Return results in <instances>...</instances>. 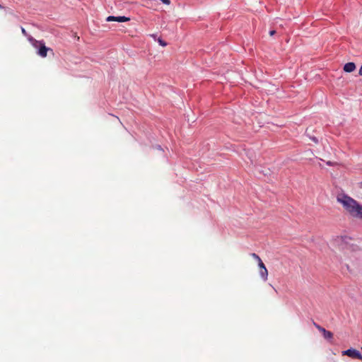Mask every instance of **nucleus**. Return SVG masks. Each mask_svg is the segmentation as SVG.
<instances>
[{
    "label": "nucleus",
    "instance_id": "obj_8",
    "mask_svg": "<svg viewBox=\"0 0 362 362\" xmlns=\"http://www.w3.org/2000/svg\"><path fill=\"white\" fill-rule=\"evenodd\" d=\"M251 256H252L254 259H257V262H258V263L259 262V260H262V259H260V257H259L257 254H255V253H252V254H251Z\"/></svg>",
    "mask_w": 362,
    "mask_h": 362
},
{
    "label": "nucleus",
    "instance_id": "obj_3",
    "mask_svg": "<svg viewBox=\"0 0 362 362\" xmlns=\"http://www.w3.org/2000/svg\"><path fill=\"white\" fill-rule=\"evenodd\" d=\"M342 355L343 356H348L351 358H357V359H360V360H362V355L361 354V353L355 349H347L346 351H342Z\"/></svg>",
    "mask_w": 362,
    "mask_h": 362
},
{
    "label": "nucleus",
    "instance_id": "obj_1",
    "mask_svg": "<svg viewBox=\"0 0 362 362\" xmlns=\"http://www.w3.org/2000/svg\"><path fill=\"white\" fill-rule=\"evenodd\" d=\"M337 201L353 217L362 219V205H360L355 199L345 194H339Z\"/></svg>",
    "mask_w": 362,
    "mask_h": 362
},
{
    "label": "nucleus",
    "instance_id": "obj_9",
    "mask_svg": "<svg viewBox=\"0 0 362 362\" xmlns=\"http://www.w3.org/2000/svg\"><path fill=\"white\" fill-rule=\"evenodd\" d=\"M158 42L163 47H165L167 45V43L160 38L158 40Z\"/></svg>",
    "mask_w": 362,
    "mask_h": 362
},
{
    "label": "nucleus",
    "instance_id": "obj_11",
    "mask_svg": "<svg viewBox=\"0 0 362 362\" xmlns=\"http://www.w3.org/2000/svg\"><path fill=\"white\" fill-rule=\"evenodd\" d=\"M164 4L169 5L170 4V0H160Z\"/></svg>",
    "mask_w": 362,
    "mask_h": 362
},
{
    "label": "nucleus",
    "instance_id": "obj_14",
    "mask_svg": "<svg viewBox=\"0 0 362 362\" xmlns=\"http://www.w3.org/2000/svg\"><path fill=\"white\" fill-rule=\"evenodd\" d=\"M275 33H276V31H275V30H271V31L269 32V35H270L271 36H272V35H274L275 34Z\"/></svg>",
    "mask_w": 362,
    "mask_h": 362
},
{
    "label": "nucleus",
    "instance_id": "obj_17",
    "mask_svg": "<svg viewBox=\"0 0 362 362\" xmlns=\"http://www.w3.org/2000/svg\"><path fill=\"white\" fill-rule=\"evenodd\" d=\"M327 165H331V163L329 161L327 162Z\"/></svg>",
    "mask_w": 362,
    "mask_h": 362
},
{
    "label": "nucleus",
    "instance_id": "obj_4",
    "mask_svg": "<svg viewBox=\"0 0 362 362\" xmlns=\"http://www.w3.org/2000/svg\"><path fill=\"white\" fill-rule=\"evenodd\" d=\"M129 21H130V18L128 17H126V16H110L107 17V18H106V21H107V22L116 21V22L122 23V22H127Z\"/></svg>",
    "mask_w": 362,
    "mask_h": 362
},
{
    "label": "nucleus",
    "instance_id": "obj_6",
    "mask_svg": "<svg viewBox=\"0 0 362 362\" xmlns=\"http://www.w3.org/2000/svg\"><path fill=\"white\" fill-rule=\"evenodd\" d=\"M355 69H356V65L354 62L346 63L344 66V71L346 72H348V73H351V72L354 71L355 70Z\"/></svg>",
    "mask_w": 362,
    "mask_h": 362
},
{
    "label": "nucleus",
    "instance_id": "obj_10",
    "mask_svg": "<svg viewBox=\"0 0 362 362\" xmlns=\"http://www.w3.org/2000/svg\"><path fill=\"white\" fill-rule=\"evenodd\" d=\"M314 325L320 332H322V331L325 329L324 327L320 326L319 325H317L316 323H314Z\"/></svg>",
    "mask_w": 362,
    "mask_h": 362
},
{
    "label": "nucleus",
    "instance_id": "obj_15",
    "mask_svg": "<svg viewBox=\"0 0 362 362\" xmlns=\"http://www.w3.org/2000/svg\"><path fill=\"white\" fill-rule=\"evenodd\" d=\"M359 75H361L362 76V66H361V68L359 69Z\"/></svg>",
    "mask_w": 362,
    "mask_h": 362
},
{
    "label": "nucleus",
    "instance_id": "obj_13",
    "mask_svg": "<svg viewBox=\"0 0 362 362\" xmlns=\"http://www.w3.org/2000/svg\"><path fill=\"white\" fill-rule=\"evenodd\" d=\"M335 243H342V239L338 238L337 239L335 240Z\"/></svg>",
    "mask_w": 362,
    "mask_h": 362
},
{
    "label": "nucleus",
    "instance_id": "obj_7",
    "mask_svg": "<svg viewBox=\"0 0 362 362\" xmlns=\"http://www.w3.org/2000/svg\"><path fill=\"white\" fill-rule=\"evenodd\" d=\"M322 333L325 339H331L333 338V333L330 331H327L325 329Z\"/></svg>",
    "mask_w": 362,
    "mask_h": 362
},
{
    "label": "nucleus",
    "instance_id": "obj_5",
    "mask_svg": "<svg viewBox=\"0 0 362 362\" xmlns=\"http://www.w3.org/2000/svg\"><path fill=\"white\" fill-rule=\"evenodd\" d=\"M258 266L260 269V271H259L260 276L264 281H266L267 279V276H268V271L262 260H259Z\"/></svg>",
    "mask_w": 362,
    "mask_h": 362
},
{
    "label": "nucleus",
    "instance_id": "obj_2",
    "mask_svg": "<svg viewBox=\"0 0 362 362\" xmlns=\"http://www.w3.org/2000/svg\"><path fill=\"white\" fill-rule=\"evenodd\" d=\"M28 40L34 47L38 48L37 54L40 57H46L47 55V52H50L52 54H54L53 50L51 48L47 47L43 41L37 40L30 36L28 37Z\"/></svg>",
    "mask_w": 362,
    "mask_h": 362
},
{
    "label": "nucleus",
    "instance_id": "obj_16",
    "mask_svg": "<svg viewBox=\"0 0 362 362\" xmlns=\"http://www.w3.org/2000/svg\"><path fill=\"white\" fill-rule=\"evenodd\" d=\"M312 140L315 143H317V139L315 137L312 138Z\"/></svg>",
    "mask_w": 362,
    "mask_h": 362
},
{
    "label": "nucleus",
    "instance_id": "obj_18",
    "mask_svg": "<svg viewBox=\"0 0 362 362\" xmlns=\"http://www.w3.org/2000/svg\"><path fill=\"white\" fill-rule=\"evenodd\" d=\"M0 8H2V6L0 5Z\"/></svg>",
    "mask_w": 362,
    "mask_h": 362
},
{
    "label": "nucleus",
    "instance_id": "obj_12",
    "mask_svg": "<svg viewBox=\"0 0 362 362\" xmlns=\"http://www.w3.org/2000/svg\"><path fill=\"white\" fill-rule=\"evenodd\" d=\"M21 32L25 36L28 35L26 30L23 28H21Z\"/></svg>",
    "mask_w": 362,
    "mask_h": 362
}]
</instances>
